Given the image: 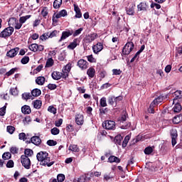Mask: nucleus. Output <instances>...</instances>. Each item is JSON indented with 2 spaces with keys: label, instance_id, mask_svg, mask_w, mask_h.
<instances>
[{
  "label": "nucleus",
  "instance_id": "1",
  "mask_svg": "<svg viewBox=\"0 0 182 182\" xmlns=\"http://www.w3.org/2000/svg\"><path fill=\"white\" fill-rule=\"evenodd\" d=\"M36 158L38 161L42 163V166H45L47 167H51L55 164V161L50 160V156H49V154L46 151H40L37 154Z\"/></svg>",
  "mask_w": 182,
  "mask_h": 182
},
{
  "label": "nucleus",
  "instance_id": "2",
  "mask_svg": "<svg viewBox=\"0 0 182 182\" xmlns=\"http://www.w3.org/2000/svg\"><path fill=\"white\" fill-rule=\"evenodd\" d=\"M133 49H134V43L132 41H128L122 49V53L125 55H130Z\"/></svg>",
  "mask_w": 182,
  "mask_h": 182
},
{
  "label": "nucleus",
  "instance_id": "3",
  "mask_svg": "<svg viewBox=\"0 0 182 182\" xmlns=\"http://www.w3.org/2000/svg\"><path fill=\"white\" fill-rule=\"evenodd\" d=\"M12 33H14V27H7L0 33V38H4V39H6V38H9V36H11Z\"/></svg>",
  "mask_w": 182,
  "mask_h": 182
},
{
  "label": "nucleus",
  "instance_id": "4",
  "mask_svg": "<svg viewBox=\"0 0 182 182\" xmlns=\"http://www.w3.org/2000/svg\"><path fill=\"white\" fill-rule=\"evenodd\" d=\"M21 161L24 168H26V170H29V168H31V159L28 158L27 156L21 155Z\"/></svg>",
  "mask_w": 182,
  "mask_h": 182
},
{
  "label": "nucleus",
  "instance_id": "5",
  "mask_svg": "<svg viewBox=\"0 0 182 182\" xmlns=\"http://www.w3.org/2000/svg\"><path fill=\"white\" fill-rule=\"evenodd\" d=\"M103 127L107 130H115L116 129V122L112 120H107L102 123Z\"/></svg>",
  "mask_w": 182,
  "mask_h": 182
},
{
  "label": "nucleus",
  "instance_id": "6",
  "mask_svg": "<svg viewBox=\"0 0 182 182\" xmlns=\"http://www.w3.org/2000/svg\"><path fill=\"white\" fill-rule=\"evenodd\" d=\"M170 134L171 136V144H172L173 147H174V146L176 144H177V138L178 137V134L177 133V129H171L170 132Z\"/></svg>",
  "mask_w": 182,
  "mask_h": 182
},
{
  "label": "nucleus",
  "instance_id": "7",
  "mask_svg": "<svg viewBox=\"0 0 182 182\" xmlns=\"http://www.w3.org/2000/svg\"><path fill=\"white\" fill-rule=\"evenodd\" d=\"M77 66L82 70H86V69L89 68V63H87L86 60L80 59L77 61Z\"/></svg>",
  "mask_w": 182,
  "mask_h": 182
},
{
  "label": "nucleus",
  "instance_id": "8",
  "mask_svg": "<svg viewBox=\"0 0 182 182\" xmlns=\"http://www.w3.org/2000/svg\"><path fill=\"white\" fill-rule=\"evenodd\" d=\"M72 35H73V30H67L65 31H63L60 39L58 41V42H62V41L68 39V38H69V36H72Z\"/></svg>",
  "mask_w": 182,
  "mask_h": 182
},
{
  "label": "nucleus",
  "instance_id": "9",
  "mask_svg": "<svg viewBox=\"0 0 182 182\" xmlns=\"http://www.w3.org/2000/svg\"><path fill=\"white\" fill-rule=\"evenodd\" d=\"M75 123L77 126H83L85 123V117L82 114H77L75 115Z\"/></svg>",
  "mask_w": 182,
  "mask_h": 182
},
{
  "label": "nucleus",
  "instance_id": "10",
  "mask_svg": "<svg viewBox=\"0 0 182 182\" xmlns=\"http://www.w3.org/2000/svg\"><path fill=\"white\" fill-rule=\"evenodd\" d=\"M18 52H19V48H12L6 53V56L8 58H15L18 55Z\"/></svg>",
  "mask_w": 182,
  "mask_h": 182
},
{
  "label": "nucleus",
  "instance_id": "11",
  "mask_svg": "<svg viewBox=\"0 0 182 182\" xmlns=\"http://www.w3.org/2000/svg\"><path fill=\"white\" fill-rule=\"evenodd\" d=\"M97 38V33H94L89 34L85 38V43H92Z\"/></svg>",
  "mask_w": 182,
  "mask_h": 182
},
{
  "label": "nucleus",
  "instance_id": "12",
  "mask_svg": "<svg viewBox=\"0 0 182 182\" xmlns=\"http://www.w3.org/2000/svg\"><path fill=\"white\" fill-rule=\"evenodd\" d=\"M164 99H167V95H166L165 97L163 95H159L158 97L155 98L154 100L151 102V106L154 105L156 106L160 105V103H161L163 100H164Z\"/></svg>",
  "mask_w": 182,
  "mask_h": 182
},
{
  "label": "nucleus",
  "instance_id": "13",
  "mask_svg": "<svg viewBox=\"0 0 182 182\" xmlns=\"http://www.w3.org/2000/svg\"><path fill=\"white\" fill-rule=\"evenodd\" d=\"M92 50H93L94 53L97 55V53H99V52H102V50H103V43H97L96 45H95L92 47Z\"/></svg>",
  "mask_w": 182,
  "mask_h": 182
},
{
  "label": "nucleus",
  "instance_id": "14",
  "mask_svg": "<svg viewBox=\"0 0 182 182\" xmlns=\"http://www.w3.org/2000/svg\"><path fill=\"white\" fill-rule=\"evenodd\" d=\"M28 143H32L33 144H35V146H39L41 143H42V139H41V137L38 136H34L31 138Z\"/></svg>",
  "mask_w": 182,
  "mask_h": 182
},
{
  "label": "nucleus",
  "instance_id": "15",
  "mask_svg": "<svg viewBox=\"0 0 182 182\" xmlns=\"http://www.w3.org/2000/svg\"><path fill=\"white\" fill-rule=\"evenodd\" d=\"M138 11L142 12H147V9H149V4L146 2H141L138 6Z\"/></svg>",
  "mask_w": 182,
  "mask_h": 182
},
{
  "label": "nucleus",
  "instance_id": "16",
  "mask_svg": "<svg viewBox=\"0 0 182 182\" xmlns=\"http://www.w3.org/2000/svg\"><path fill=\"white\" fill-rule=\"evenodd\" d=\"M134 8H136V4H132L129 7H127L125 11L127 15L133 16L134 15Z\"/></svg>",
  "mask_w": 182,
  "mask_h": 182
},
{
  "label": "nucleus",
  "instance_id": "17",
  "mask_svg": "<svg viewBox=\"0 0 182 182\" xmlns=\"http://www.w3.org/2000/svg\"><path fill=\"white\" fill-rule=\"evenodd\" d=\"M79 45V38H75L72 43H70L68 46V49H70L71 50H73Z\"/></svg>",
  "mask_w": 182,
  "mask_h": 182
},
{
  "label": "nucleus",
  "instance_id": "18",
  "mask_svg": "<svg viewBox=\"0 0 182 182\" xmlns=\"http://www.w3.org/2000/svg\"><path fill=\"white\" fill-rule=\"evenodd\" d=\"M51 76L54 80H60L62 79V73L58 71H53Z\"/></svg>",
  "mask_w": 182,
  "mask_h": 182
},
{
  "label": "nucleus",
  "instance_id": "19",
  "mask_svg": "<svg viewBox=\"0 0 182 182\" xmlns=\"http://www.w3.org/2000/svg\"><path fill=\"white\" fill-rule=\"evenodd\" d=\"M74 11L75 12V18H80L82 17V11H80V8L77 4H74Z\"/></svg>",
  "mask_w": 182,
  "mask_h": 182
},
{
  "label": "nucleus",
  "instance_id": "20",
  "mask_svg": "<svg viewBox=\"0 0 182 182\" xmlns=\"http://www.w3.org/2000/svg\"><path fill=\"white\" fill-rule=\"evenodd\" d=\"M87 75H88L89 77L91 79H93L96 75V70L93 67H90L87 70Z\"/></svg>",
  "mask_w": 182,
  "mask_h": 182
},
{
  "label": "nucleus",
  "instance_id": "21",
  "mask_svg": "<svg viewBox=\"0 0 182 182\" xmlns=\"http://www.w3.org/2000/svg\"><path fill=\"white\" fill-rule=\"evenodd\" d=\"M21 112L23 114H31L32 113V110L31 109V107L29 105H24L21 107Z\"/></svg>",
  "mask_w": 182,
  "mask_h": 182
},
{
  "label": "nucleus",
  "instance_id": "22",
  "mask_svg": "<svg viewBox=\"0 0 182 182\" xmlns=\"http://www.w3.org/2000/svg\"><path fill=\"white\" fill-rule=\"evenodd\" d=\"M59 33L60 31L58 30H54L53 31H48L47 33V36H48V38H56L58 36H59Z\"/></svg>",
  "mask_w": 182,
  "mask_h": 182
},
{
  "label": "nucleus",
  "instance_id": "23",
  "mask_svg": "<svg viewBox=\"0 0 182 182\" xmlns=\"http://www.w3.org/2000/svg\"><path fill=\"white\" fill-rule=\"evenodd\" d=\"M46 80V78L43 76H39L36 80V83L37 85H39L40 86H43L45 85V82Z\"/></svg>",
  "mask_w": 182,
  "mask_h": 182
},
{
  "label": "nucleus",
  "instance_id": "24",
  "mask_svg": "<svg viewBox=\"0 0 182 182\" xmlns=\"http://www.w3.org/2000/svg\"><path fill=\"white\" fill-rule=\"evenodd\" d=\"M65 16H68V11L65 9L61 10L57 14H55L56 19H59V18H65Z\"/></svg>",
  "mask_w": 182,
  "mask_h": 182
},
{
  "label": "nucleus",
  "instance_id": "25",
  "mask_svg": "<svg viewBox=\"0 0 182 182\" xmlns=\"http://www.w3.org/2000/svg\"><path fill=\"white\" fill-rule=\"evenodd\" d=\"M108 161H109V163H120V161H122V160L117 156H110L108 158Z\"/></svg>",
  "mask_w": 182,
  "mask_h": 182
},
{
  "label": "nucleus",
  "instance_id": "26",
  "mask_svg": "<svg viewBox=\"0 0 182 182\" xmlns=\"http://www.w3.org/2000/svg\"><path fill=\"white\" fill-rule=\"evenodd\" d=\"M108 104L110 105V106H112V107H116V100H114V96H110L107 98Z\"/></svg>",
  "mask_w": 182,
  "mask_h": 182
},
{
  "label": "nucleus",
  "instance_id": "27",
  "mask_svg": "<svg viewBox=\"0 0 182 182\" xmlns=\"http://www.w3.org/2000/svg\"><path fill=\"white\" fill-rule=\"evenodd\" d=\"M128 116L129 114H127V112H123V114L118 118V122H119L120 123H124V122L127 120Z\"/></svg>",
  "mask_w": 182,
  "mask_h": 182
},
{
  "label": "nucleus",
  "instance_id": "28",
  "mask_svg": "<svg viewBox=\"0 0 182 182\" xmlns=\"http://www.w3.org/2000/svg\"><path fill=\"white\" fill-rule=\"evenodd\" d=\"M41 95H42V91L40 89L36 88L31 91V96H33V97H38Z\"/></svg>",
  "mask_w": 182,
  "mask_h": 182
},
{
  "label": "nucleus",
  "instance_id": "29",
  "mask_svg": "<svg viewBox=\"0 0 182 182\" xmlns=\"http://www.w3.org/2000/svg\"><path fill=\"white\" fill-rule=\"evenodd\" d=\"M173 96L175 97L173 99V102H176V100H178V99H182V91L181 90H177L173 93Z\"/></svg>",
  "mask_w": 182,
  "mask_h": 182
},
{
  "label": "nucleus",
  "instance_id": "30",
  "mask_svg": "<svg viewBox=\"0 0 182 182\" xmlns=\"http://www.w3.org/2000/svg\"><path fill=\"white\" fill-rule=\"evenodd\" d=\"M181 122H182V114L175 116L173 119V123L174 124H178Z\"/></svg>",
  "mask_w": 182,
  "mask_h": 182
},
{
  "label": "nucleus",
  "instance_id": "31",
  "mask_svg": "<svg viewBox=\"0 0 182 182\" xmlns=\"http://www.w3.org/2000/svg\"><path fill=\"white\" fill-rule=\"evenodd\" d=\"M123 140V136L122 135H117L114 137V141L115 144H118V146H122V141Z\"/></svg>",
  "mask_w": 182,
  "mask_h": 182
},
{
  "label": "nucleus",
  "instance_id": "32",
  "mask_svg": "<svg viewBox=\"0 0 182 182\" xmlns=\"http://www.w3.org/2000/svg\"><path fill=\"white\" fill-rule=\"evenodd\" d=\"M154 150V146H147L144 149V154H146L147 156L151 154Z\"/></svg>",
  "mask_w": 182,
  "mask_h": 182
},
{
  "label": "nucleus",
  "instance_id": "33",
  "mask_svg": "<svg viewBox=\"0 0 182 182\" xmlns=\"http://www.w3.org/2000/svg\"><path fill=\"white\" fill-rule=\"evenodd\" d=\"M181 110H182V107H181V105H180V103H176L173 107V111L174 112V113H180Z\"/></svg>",
  "mask_w": 182,
  "mask_h": 182
},
{
  "label": "nucleus",
  "instance_id": "34",
  "mask_svg": "<svg viewBox=\"0 0 182 182\" xmlns=\"http://www.w3.org/2000/svg\"><path fill=\"white\" fill-rule=\"evenodd\" d=\"M22 99L23 100H29V99H33V97L31 92H24L22 94Z\"/></svg>",
  "mask_w": 182,
  "mask_h": 182
},
{
  "label": "nucleus",
  "instance_id": "35",
  "mask_svg": "<svg viewBox=\"0 0 182 182\" xmlns=\"http://www.w3.org/2000/svg\"><path fill=\"white\" fill-rule=\"evenodd\" d=\"M33 107L35 109H39L40 107H42V101L41 100H36L33 102Z\"/></svg>",
  "mask_w": 182,
  "mask_h": 182
},
{
  "label": "nucleus",
  "instance_id": "36",
  "mask_svg": "<svg viewBox=\"0 0 182 182\" xmlns=\"http://www.w3.org/2000/svg\"><path fill=\"white\" fill-rule=\"evenodd\" d=\"M63 0H55L53 2V8L54 9H59L62 6Z\"/></svg>",
  "mask_w": 182,
  "mask_h": 182
},
{
  "label": "nucleus",
  "instance_id": "37",
  "mask_svg": "<svg viewBox=\"0 0 182 182\" xmlns=\"http://www.w3.org/2000/svg\"><path fill=\"white\" fill-rule=\"evenodd\" d=\"M23 156H26L28 158L32 157V156H33V150H32L31 149H26L24 150Z\"/></svg>",
  "mask_w": 182,
  "mask_h": 182
},
{
  "label": "nucleus",
  "instance_id": "38",
  "mask_svg": "<svg viewBox=\"0 0 182 182\" xmlns=\"http://www.w3.org/2000/svg\"><path fill=\"white\" fill-rule=\"evenodd\" d=\"M77 182L90 181V178H87L86 175H82L77 178Z\"/></svg>",
  "mask_w": 182,
  "mask_h": 182
},
{
  "label": "nucleus",
  "instance_id": "39",
  "mask_svg": "<svg viewBox=\"0 0 182 182\" xmlns=\"http://www.w3.org/2000/svg\"><path fill=\"white\" fill-rule=\"evenodd\" d=\"M16 22H18V19L15 17H11L9 18L8 23L9 26H14V25H16Z\"/></svg>",
  "mask_w": 182,
  "mask_h": 182
},
{
  "label": "nucleus",
  "instance_id": "40",
  "mask_svg": "<svg viewBox=\"0 0 182 182\" xmlns=\"http://www.w3.org/2000/svg\"><path fill=\"white\" fill-rule=\"evenodd\" d=\"M31 16H32L31 15H27V16H21L19 18V22H21V24L23 25V23H25L26 22V21H28V19L31 18Z\"/></svg>",
  "mask_w": 182,
  "mask_h": 182
},
{
  "label": "nucleus",
  "instance_id": "41",
  "mask_svg": "<svg viewBox=\"0 0 182 182\" xmlns=\"http://www.w3.org/2000/svg\"><path fill=\"white\" fill-rule=\"evenodd\" d=\"M41 14L42 16H43L45 19H46V17L48 16V14H49V12L48 11V7L44 6V7L43 8V9H42Z\"/></svg>",
  "mask_w": 182,
  "mask_h": 182
},
{
  "label": "nucleus",
  "instance_id": "42",
  "mask_svg": "<svg viewBox=\"0 0 182 182\" xmlns=\"http://www.w3.org/2000/svg\"><path fill=\"white\" fill-rule=\"evenodd\" d=\"M11 158H12V154H11L10 152H5L2 155L3 160H9Z\"/></svg>",
  "mask_w": 182,
  "mask_h": 182
},
{
  "label": "nucleus",
  "instance_id": "43",
  "mask_svg": "<svg viewBox=\"0 0 182 182\" xmlns=\"http://www.w3.org/2000/svg\"><path fill=\"white\" fill-rule=\"evenodd\" d=\"M53 58H50L47 60L46 61V68H52V66H53Z\"/></svg>",
  "mask_w": 182,
  "mask_h": 182
},
{
  "label": "nucleus",
  "instance_id": "44",
  "mask_svg": "<svg viewBox=\"0 0 182 182\" xmlns=\"http://www.w3.org/2000/svg\"><path fill=\"white\" fill-rule=\"evenodd\" d=\"M50 133L53 136H58L60 133V130L58 127H54L50 129Z\"/></svg>",
  "mask_w": 182,
  "mask_h": 182
},
{
  "label": "nucleus",
  "instance_id": "45",
  "mask_svg": "<svg viewBox=\"0 0 182 182\" xmlns=\"http://www.w3.org/2000/svg\"><path fill=\"white\" fill-rule=\"evenodd\" d=\"M28 49H30L32 52H38V44L32 43L28 46Z\"/></svg>",
  "mask_w": 182,
  "mask_h": 182
},
{
  "label": "nucleus",
  "instance_id": "46",
  "mask_svg": "<svg viewBox=\"0 0 182 182\" xmlns=\"http://www.w3.org/2000/svg\"><path fill=\"white\" fill-rule=\"evenodd\" d=\"M100 105L101 107H106V106H107L106 97H103L100 99Z\"/></svg>",
  "mask_w": 182,
  "mask_h": 182
},
{
  "label": "nucleus",
  "instance_id": "47",
  "mask_svg": "<svg viewBox=\"0 0 182 182\" xmlns=\"http://www.w3.org/2000/svg\"><path fill=\"white\" fill-rule=\"evenodd\" d=\"M68 150H70L71 151H74L75 153H77L79 151V147H77V145H70Z\"/></svg>",
  "mask_w": 182,
  "mask_h": 182
},
{
  "label": "nucleus",
  "instance_id": "48",
  "mask_svg": "<svg viewBox=\"0 0 182 182\" xmlns=\"http://www.w3.org/2000/svg\"><path fill=\"white\" fill-rule=\"evenodd\" d=\"M17 69L18 68H16L11 69L9 71L6 73L5 76H7L8 77H9V76H12V75L16 72Z\"/></svg>",
  "mask_w": 182,
  "mask_h": 182
},
{
  "label": "nucleus",
  "instance_id": "49",
  "mask_svg": "<svg viewBox=\"0 0 182 182\" xmlns=\"http://www.w3.org/2000/svg\"><path fill=\"white\" fill-rule=\"evenodd\" d=\"M129 140H130V136L127 135L122 141V147L124 148L127 146V143H129Z\"/></svg>",
  "mask_w": 182,
  "mask_h": 182
},
{
  "label": "nucleus",
  "instance_id": "50",
  "mask_svg": "<svg viewBox=\"0 0 182 182\" xmlns=\"http://www.w3.org/2000/svg\"><path fill=\"white\" fill-rule=\"evenodd\" d=\"M83 31V28H80L77 30H76L75 32L73 31V36L75 38L76 36H79L80 33H82V31Z\"/></svg>",
  "mask_w": 182,
  "mask_h": 182
},
{
  "label": "nucleus",
  "instance_id": "51",
  "mask_svg": "<svg viewBox=\"0 0 182 182\" xmlns=\"http://www.w3.org/2000/svg\"><path fill=\"white\" fill-rule=\"evenodd\" d=\"M65 175L63 173H59L58 176H57V180L58 182H63L65 181Z\"/></svg>",
  "mask_w": 182,
  "mask_h": 182
},
{
  "label": "nucleus",
  "instance_id": "52",
  "mask_svg": "<svg viewBox=\"0 0 182 182\" xmlns=\"http://www.w3.org/2000/svg\"><path fill=\"white\" fill-rule=\"evenodd\" d=\"M48 110L50 113H53V114H56V112H58V109L53 106H49Z\"/></svg>",
  "mask_w": 182,
  "mask_h": 182
},
{
  "label": "nucleus",
  "instance_id": "53",
  "mask_svg": "<svg viewBox=\"0 0 182 182\" xmlns=\"http://www.w3.org/2000/svg\"><path fill=\"white\" fill-rule=\"evenodd\" d=\"M18 151H19V149H18L16 146H11L10 148V152L11 154H18Z\"/></svg>",
  "mask_w": 182,
  "mask_h": 182
},
{
  "label": "nucleus",
  "instance_id": "54",
  "mask_svg": "<svg viewBox=\"0 0 182 182\" xmlns=\"http://www.w3.org/2000/svg\"><path fill=\"white\" fill-rule=\"evenodd\" d=\"M6 130L9 134H14V132H15V128L14 126H7Z\"/></svg>",
  "mask_w": 182,
  "mask_h": 182
},
{
  "label": "nucleus",
  "instance_id": "55",
  "mask_svg": "<svg viewBox=\"0 0 182 182\" xmlns=\"http://www.w3.org/2000/svg\"><path fill=\"white\" fill-rule=\"evenodd\" d=\"M88 62L90 63H96V58H93V55H90L87 56Z\"/></svg>",
  "mask_w": 182,
  "mask_h": 182
},
{
  "label": "nucleus",
  "instance_id": "56",
  "mask_svg": "<svg viewBox=\"0 0 182 182\" xmlns=\"http://www.w3.org/2000/svg\"><path fill=\"white\" fill-rule=\"evenodd\" d=\"M132 127V123L131 122H126V124H122L121 126V129H124V130H127V129H130Z\"/></svg>",
  "mask_w": 182,
  "mask_h": 182
},
{
  "label": "nucleus",
  "instance_id": "57",
  "mask_svg": "<svg viewBox=\"0 0 182 182\" xmlns=\"http://www.w3.org/2000/svg\"><path fill=\"white\" fill-rule=\"evenodd\" d=\"M22 65H26L29 63V56H24L21 60Z\"/></svg>",
  "mask_w": 182,
  "mask_h": 182
},
{
  "label": "nucleus",
  "instance_id": "58",
  "mask_svg": "<svg viewBox=\"0 0 182 182\" xmlns=\"http://www.w3.org/2000/svg\"><path fill=\"white\" fill-rule=\"evenodd\" d=\"M61 74H62L63 79H66V77H68V76H69V71H67L66 70H64L63 68Z\"/></svg>",
  "mask_w": 182,
  "mask_h": 182
},
{
  "label": "nucleus",
  "instance_id": "59",
  "mask_svg": "<svg viewBox=\"0 0 182 182\" xmlns=\"http://www.w3.org/2000/svg\"><path fill=\"white\" fill-rule=\"evenodd\" d=\"M48 146H56L58 144V142L56 141H54L53 139H49L47 141Z\"/></svg>",
  "mask_w": 182,
  "mask_h": 182
},
{
  "label": "nucleus",
  "instance_id": "60",
  "mask_svg": "<svg viewBox=\"0 0 182 182\" xmlns=\"http://www.w3.org/2000/svg\"><path fill=\"white\" fill-rule=\"evenodd\" d=\"M18 139L19 140H23V141H25V140H26V134L21 132L18 134Z\"/></svg>",
  "mask_w": 182,
  "mask_h": 182
},
{
  "label": "nucleus",
  "instance_id": "61",
  "mask_svg": "<svg viewBox=\"0 0 182 182\" xmlns=\"http://www.w3.org/2000/svg\"><path fill=\"white\" fill-rule=\"evenodd\" d=\"M31 117L30 116H26L25 118L23 119V122L24 123V124H29V123H31Z\"/></svg>",
  "mask_w": 182,
  "mask_h": 182
},
{
  "label": "nucleus",
  "instance_id": "62",
  "mask_svg": "<svg viewBox=\"0 0 182 182\" xmlns=\"http://www.w3.org/2000/svg\"><path fill=\"white\" fill-rule=\"evenodd\" d=\"M6 114V105H4L1 108H0V116H4Z\"/></svg>",
  "mask_w": 182,
  "mask_h": 182
},
{
  "label": "nucleus",
  "instance_id": "63",
  "mask_svg": "<svg viewBox=\"0 0 182 182\" xmlns=\"http://www.w3.org/2000/svg\"><path fill=\"white\" fill-rule=\"evenodd\" d=\"M6 166L7 168H12L14 166V161L9 160Z\"/></svg>",
  "mask_w": 182,
  "mask_h": 182
},
{
  "label": "nucleus",
  "instance_id": "64",
  "mask_svg": "<svg viewBox=\"0 0 182 182\" xmlns=\"http://www.w3.org/2000/svg\"><path fill=\"white\" fill-rule=\"evenodd\" d=\"M47 87L48 89H49V90H55V89L58 87V85H56L55 84H48Z\"/></svg>",
  "mask_w": 182,
  "mask_h": 182
}]
</instances>
